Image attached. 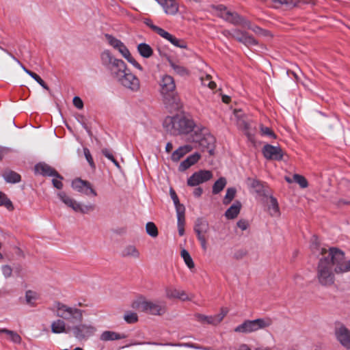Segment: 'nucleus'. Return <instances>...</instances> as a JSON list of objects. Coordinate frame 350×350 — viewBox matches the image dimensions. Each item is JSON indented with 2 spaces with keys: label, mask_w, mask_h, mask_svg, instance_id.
I'll list each match as a JSON object with an SVG mask.
<instances>
[{
  "label": "nucleus",
  "mask_w": 350,
  "mask_h": 350,
  "mask_svg": "<svg viewBox=\"0 0 350 350\" xmlns=\"http://www.w3.org/2000/svg\"><path fill=\"white\" fill-rule=\"evenodd\" d=\"M163 128L172 135H187L192 132L188 140L202 151L214 154L215 139L209 130L202 125H197L193 119L183 115L167 116L163 122Z\"/></svg>",
  "instance_id": "obj_1"
},
{
  "label": "nucleus",
  "mask_w": 350,
  "mask_h": 350,
  "mask_svg": "<svg viewBox=\"0 0 350 350\" xmlns=\"http://www.w3.org/2000/svg\"><path fill=\"white\" fill-rule=\"evenodd\" d=\"M54 308L56 310V316L69 323H81L83 320V310L69 306L60 301H55Z\"/></svg>",
  "instance_id": "obj_2"
},
{
  "label": "nucleus",
  "mask_w": 350,
  "mask_h": 350,
  "mask_svg": "<svg viewBox=\"0 0 350 350\" xmlns=\"http://www.w3.org/2000/svg\"><path fill=\"white\" fill-rule=\"evenodd\" d=\"M332 266L334 267L329 254L327 256L320 259L317 269V278L321 284L330 286L334 284V274L332 271Z\"/></svg>",
  "instance_id": "obj_3"
},
{
  "label": "nucleus",
  "mask_w": 350,
  "mask_h": 350,
  "mask_svg": "<svg viewBox=\"0 0 350 350\" xmlns=\"http://www.w3.org/2000/svg\"><path fill=\"white\" fill-rule=\"evenodd\" d=\"M160 92L166 104H174L177 102L176 96V84L174 78L168 75H163L159 82Z\"/></svg>",
  "instance_id": "obj_4"
},
{
  "label": "nucleus",
  "mask_w": 350,
  "mask_h": 350,
  "mask_svg": "<svg viewBox=\"0 0 350 350\" xmlns=\"http://www.w3.org/2000/svg\"><path fill=\"white\" fill-rule=\"evenodd\" d=\"M329 256L332 258L336 273L350 271V260H346L345 253L336 247H330L329 249Z\"/></svg>",
  "instance_id": "obj_5"
},
{
  "label": "nucleus",
  "mask_w": 350,
  "mask_h": 350,
  "mask_svg": "<svg viewBox=\"0 0 350 350\" xmlns=\"http://www.w3.org/2000/svg\"><path fill=\"white\" fill-rule=\"evenodd\" d=\"M132 308L152 315H162L165 312L164 305L146 300L135 301Z\"/></svg>",
  "instance_id": "obj_6"
},
{
  "label": "nucleus",
  "mask_w": 350,
  "mask_h": 350,
  "mask_svg": "<svg viewBox=\"0 0 350 350\" xmlns=\"http://www.w3.org/2000/svg\"><path fill=\"white\" fill-rule=\"evenodd\" d=\"M193 230L196 234L197 239L200 243L202 250L206 252L208 248L206 234L210 230L208 221L204 217L197 218L194 223Z\"/></svg>",
  "instance_id": "obj_7"
},
{
  "label": "nucleus",
  "mask_w": 350,
  "mask_h": 350,
  "mask_svg": "<svg viewBox=\"0 0 350 350\" xmlns=\"http://www.w3.org/2000/svg\"><path fill=\"white\" fill-rule=\"evenodd\" d=\"M70 332L79 341H86L93 336L96 332V328L92 324L79 323L72 327L68 326Z\"/></svg>",
  "instance_id": "obj_8"
},
{
  "label": "nucleus",
  "mask_w": 350,
  "mask_h": 350,
  "mask_svg": "<svg viewBox=\"0 0 350 350\" xmlns=\"http://www.w3.org/2000/svg\"><path fill=\"white\" fill-rule=\"evenodd\" d=\"M218 10L219 16L226 21L236 25H244L246 24L245 18L235 12L228 10L225 6L220 5L218 6Z\"/></svg>",
  "instance_id": "obj_9"
},
{
  "label": "nucleus",
  "mask_w": 350,
  "mask_h": 350,
  "mask_svg": "<svg viewBox=\"0 0 350 350\" xmlns=\"http://www.w3.org/2000/svg\"><path fill=\"white\" fill-rule=\"evenodd\" d=\"M118 82L133 92H137L140 89L139 79L129 69H128V72L124 73Z\"/></svg>",
  "instance_id": "obj_10"
},
{
  "label": "nucleus",
  "mask_w": 350,
  "mask_h": 350,
  "mask_svg": "<svg viewBox=\"0 0 350 350\" xmlns=\"http://www.w3.org/2000/svg\"><path fill=\"white\" fill-rule=\"evenodd\" d=\"M234 117L239 129L243 131L245 134L248 136L250 140H252V137L250 131V124L248 116L244 113L242 110L234 109Z\"/></svg>",
  "instance_id": "obj_11"
},
{
  "label": "nucleus",
  "mask_w": 350,
  "mask_h": 350,
  "mask_svg": "<svg viewBox=\"0 0 350 350\" xmlns=\"http://www.w3.org/2000/svg\"><path fill=\"white\" fill-rule=\"evenodd\" d=\"M72 187L77 191L87 196H97L98 193L93 188L92 184L81 178H75L72 182Z\"/></svg>",
  "instance_id": "obj_12"
},
{
  "label": "nucleus",
  "mask_w": 350,
  "mask_h": 350,
  "mask_svg": "<svg viewBox=\"0 0 350 350\" xmlns=\"http://www.w3.org/2000/svg\"><path fill=\"white\" fill-rule=\"evenodd\" d=\"M72 187L77 191L87 196H97L98 193L93 188L92 184L81 178H75L72 182Z\"/></svg>",
  "instance_id": "obj_13"
},
{
  "label": "nucleus",
  "mask_w": 350,
  "mask_h": 350,
  "mask_svg": "<svg viewBox=\"0 0 350 350\" xmlns=\"http://www.w3.org/2000/svg\"><path fill=\"white\" fill-rule=\"evenodd\" d=\"M72 187L77 191L87 196H97L98 193L93 188L92 184L81 178H75L72 182Z\"/></svg>",
  "instance_id": "obj_14"
},
{
  "label": "nucleus",
  "mask_w": 350,
  "mask_h": 350,
  "mask_svg": "<svg viewBox=\"0 0 350 350\" xmlns=\"http://www.w3.org/2000/svg\"><path fill=\"white\" fill-rule=\"evenodd\" d=\"M72 187L77 191L87 196H97L98 193L93 188L92 184L81 178H75L72 182Z\"/></svg>",
  "instance_id": "obj_15"
},
{
  "label": "nucleus",
  "mask_w": 350,
  "mask_h": 350,
  "mask_svg": "<svg viewBox=\"0 0 350 350\" xmlns=\"http://www.w3.org/2000/svg\"><path fill=\"white\" fill-rule=\"evenodd\" d=\"M212 177L213 173L210 170H201L194 172L187 179V185L195 187L209 180Z\"/></svg>",
  "instance_id": "obj_16"
},
{
  "label": "nucleus",
  "mask_w": 350,
  "mask_h": 350,
  "mask_svg": "<svg viewBox=\"0 0 350 350\" xmlns=\"http://www.w3.org/2000/svg\"><path fill=\"white\" fill-rule=\"evenodd\" d=\"M264 202H265L267 205V213L271 217L278 219L280 217L281 212L280 210L278 200L272 196H269L268 194H266L265 190Z\"/></svg>",
  "instance_id": "obj_17"
},
{
  "label": "nucleus",
  "mask_w": 350,
  "mask_h": 350,
  "mask_svg": "<svg viewBox=\"0 0 350 350\" xmlns=\"http://www.w3.org/2000/svg\"><path fill=\"white\" fill-rule=\"evenodd\" d=\"M284 152L280 146H274L264 142V157L272 161H281Z\"/></svg>",
  "instance_id": "obj_18"
},
{
  "label": "nucleus",
  "mask_w": 350,
  "mask_h": 350,
  "mask_svg": "<svg viewBox=\"0 0 350 350\" xmlns=\"http://www.w3.org/2000/svg\"><path fill=\"white\" fill-rule=\"evenodd\" d=\"M335 335L342 346L350 349V330L347 327L338 324L335 328Z\"/></svg>",
  "instance_id": "obj_19"
},
{
  "label": "nucleus",
  "mask_w": 350,
  "mask_h": 350,
  "mask_svg": "<svg viewBox=\"0 0 350 350\" xmlns=\"http://www.w3.org/2000/svg\"><path fill=\"white\" fill-rule=\"evenodd\" d=\"M262 327V319H257L252 321H245L237 326L234 331L237 332L250 333L255 332Z\"/></svg>",
  "instance_id": "obj_20"
},
{
  "label": "nucleus",
  "mask_w": 350,
  "mask_h": 350,
  "mask_svg": "<svg viewBox=\"0 0 350 350\" xmlns=\"http://www.w3.org/2000/svg\"><path fill=\"white\" fill-rule=\"evenodd\" d=\"M153 28L154 29L155 33H157L161 37L169 41L174 46L180 49L187 48V43L185 40L177 38L174 36L172 35L169 32L162 29L161 27H153Z\"/></svg>",
  "instance_id": "obj_21"
},
{
  "label": "nucleus",
  "mask_w": 350,
  "mask_h": 350,
  "mask_svg": "<svg viewBox=\"0 0 350 350\" xmlns=\"http://www.w3.org/2000/svg\"><path fill=\"white\" fill-rule=\"evenodd\" d=\"M128 68L125 62L122 59L116 61V63L112 65L108 70H109L111 77L118 82V80L123 76L124 73L128 72Z\"/></svg>",
  "instance_id": "obj_22"
},
{
  "label": "nucleus",
  "mask_w": 350,
  "mask_h": 350,
  "mask_svg": "<svg viewBox=\"0 0 350 350\" xmlns=\"http://www.w3.org/2000/svg\"><path fill=\"white\" fill-rule=\"evenodd\" d=\"M35 172L44 176H53L60 179H63L61 176L54 168L45 163H39L35 165Z\"/></svg>",
  "instance_id": "obj_23"
},
{
  "label": "nucleus",
  "mask_w": 350,
  "mask_h": 350,
  "mask_svg": "<svg viewBox=\"0 0 350 350\" xmlns=\"http://www.w3.org/2000/svg\"><path fill=\"white\" fill-rule=\"evenodd\" d=\"M301 0H264L267 5H272L275 8L283 7L285 9H291L296 6Z\"/></svg>",
  "instance_id": "obj_24"
},
{
  "label": "nucleus",
  "mask_w": 350,
  "mask_h": 350,
  "mask_svg": "<svg viewBox=\"0 0 350 350\" xmlns=\"http://www.w3.org/2000/svg\"><path fill=\"white\" fill-rule=\"evenodd\" d=\"M163 8L167 14L174 15L178 10V3L175 0H156Z\"/></svg>",
  "instance_id": "obj_25"
},
{
  "label": "nucleus",
  "mask_w": 350,
  "mask_h": 350,
  "mask_svg": "<svg viewBox=\"0 0 350 350\" xmlns=\"http://www.w3.org/2000/svg\"><path fill=\"white\" fill-rule=\"evenodd\" d=\"M166 297L170 299H179L182 301L189 300L185 291L173 287H167L165 289Z\"/></svg>",
  "instance_id": "obj_26"
},
{
  "label": "nucleus",
  "mask_w": 350,
  "mask_h": 350,
  "mask_svg": "<svg viewBox=\"0 0 350 350\" xmlns=\"http://www.w3.org/2000/svg\"><path fill=\"white\" fill-rule=\"evenodd\" d=\"M195 318L198 321L202 323H206L214 325L219 324L222 321V317H218L215 315L206 316L198 313L195 314Z\"/></svg>",
  "instance_id": "obj_27"
},
{
  "label": "nucleus",
  "mask_w": 350,
  "mask_h": 350,
  "mask_svg": "<svg viewBox=\"0 0 350 350\" xmlns=\"http://www.w3.org/2000/svg\"><path fill=\"white\" fill-rule=\"evenodd\" d=\"M200 159V154L198 152H195L189 155L186 159L183 161L179 165V171L183 172L191 165L196 163Z\"/></svg>",
  "instance_id": "obj_28"
},
{
  "label": "nucleus",
  "mask_w": 350,
  "mask_h": 350,
  "mask_svg": "<svg viewBox=\"0 0 350 350\" xmlns=\"http://www.w3.org/2000/svg\"><path fill=\"white\" fill-rule=\"evenodd\" d=\"M118 59L109 50H105L100 54L101 63L107 69H109Z\"/></svg>",
  "instance_id": "obj_29"
},
{
  "label": "nucleus",
  "mask_w": 350,
  "mask_h": 350,
  "mask_svg": "<svg viewBox=\"0 0 350 350\" xmlns=\"http://www.w3.org/2000/svg\"><path fill=\"white\" fill-rule=\"evenodd\" d=\"M234 35L237 39L247 45H256L257 42L254 37L245 31H236Z\"/></svg>",
  "instance_id": "obj_30"
},
{
  "label": "nucleus",
  "mask_w": 350,
  "mask_h": 350,
  "mask_svg": "<svg viewBox=\"0 0 350 350\" xmlns=\"http://www.w3.org/2000/svg\"><path fill=\"white\" fill-rule=\"evenodd\" d=\"M51 331L54 334L69 333L70 329L66 327L64 320L57 319L51 323Z\"/></svg>",
  "instance_id": "obj_31"
},
{
  "label": "nucleus",
  "mask_w": 350,
  "mask_h": 350,
  "mask_svg": "<svg viewBox=\"0 0 350 350\" xmlns=\"http://www.w3.org/2000/svg\"><path fill=\"white\" fill-rule=\"evenodd\" d=\"M192 150L191 145H185L180 146L178 149L174 151L172 154L171 159L173 161H178L183 157L187 153L189 152Z\"/></svg>",
  "instance_id": "obj_32"
},
{
  "label": "nucleus",
  "mask_w": 350,
  "mask_h": 350,
  "mask_svg": "<svg viewBox=\"0 0 350 350\" xmlns=\"http://www.w3.org/2000/svg\"><path fill=\"white\" fill-rule=\"evenodd\" d=\"M241 204L239 201H235L225 212V216L228 219H232L237 217L240 213Z\"/></svg>",
  "instance_id": "obj_33"
},
{
  "label": "nucleus",
  "mask_w": 350,
  "mask_h": 350,
  "mask_svg": "<svg viewBox=\"0 0 350 350\" xmlns=\"http://www.w3.org/2000/svg\"><path fill=\"white\" fill-rule=\"evenodd\" d=\"M126 338V335L120 334L113 331H104L100 336L102 341H109L123 339Z\"/></svg>",
  "instance_id": "obj_34"
},
{
  "label": "nucleus",
  "mask_w": 350,
  "mask_h": 350,
  "mask_svg": "<svg viewBox=\"0 0 350 350\" xmlns=\"http://www.w3.org/2000/svg\"><path fill=\"white\" fill-rule=\"evenodd\" d=\"M246 184L250 188L251 193H260L262 189V185L261 183L254 178H247Z\"/></svg>",
  "instance_id": "obj_35"
},
{
  "label": "nucleus",
  "mask_w": 350,
  "mask_h": 350,
  "mask_svg": "<svg viewBox=\"0 0 350 350\" xmlns=\"http://www.w3.org/2000/svg\"><path fill=\"white\" fill-rule=\"evenodd\" d=\"M59 198L67 206L71 208L73 211L77 206V202L68 196L64 191H61L57 193Z\"/></svg>",
  "instance_id": "obj_36"
},
{
  "label": "nucleus",
  "mask_w": 350,
  "mask_h": 350,
  "mask_svg": "<svg viewBox=\"0 0 350 350\" xmlns=\"http://www.w3.org/2000/svg\"><path fill=\"white\" fill-rule=\"evenodd\" d=\"M137 51L140 55L144 58H149L153 54L152 49L146 43L139 44L137 46Z\"/></svg>",
  "instance_id": "obj_37"
},
{
  "label": "nucleus",
  "mask_w": 350,
  "mask_h": 350,
  "mask_svg": "<svg viewBox=\"0 0 350 350\" xmlns=\"http://www.w3.org/2000/svg\"><path fill=\"white\" fill-rule=\"evenodd\" d=\"M3 176L7 183H17L21 180V175L14 171L5 172Z\"/></svg>",
  "instance_id": "obj_38"
},
{
  "label": "nucleus",
  "mask_w": 350,
  "mask_h": 350,
  "mask_svg": "<svg viewBox=\"0 0 350 350\" xmlns=\"http://www.w3.org/2000/svg\"><path fill=\"white\" fill-rule=\"evenodd\" d=\"M170 66L174 70V72L181 77L187 76L189 75V70L183 66L177 64L173 61H170Z\"/></svg>",
  "instance_id": "obj_39"
},
{
  "label": "nucleus",
  "mask_w": 350,
  "mask_h": 350,
  "mask_svg": "<svg viewBox=\"0 0 350 350\" xmlns=\"http://www.w3.org/2000/svg\"><path fill=\"white\" fill-rule=\"evenodd\" d=\"M227 180L224 177H220L213 185L212 193L213 194L219 193L226 187Z\"/></svg>",
  "instance_id": "obj_40"
},
{
  "label": "nucleus",
  "mask_w": 350,
  "mask_h": 350,
  "mask_svg": "<svg viewBox=\"0 0 350 350\" xmlns=\"http://www.w3.org/2000/svg\"><path fill=\"white\" fill-rule=\"evenodd\" d=\"M122 256L124 257H133L138 258L140 256L139 252L134 245H128L122 251Z\"/></svg>",
  "instance_id": "obj_41"
},
{
  "label": "nucleus",
  "mask_w": 350,
  "mask_h": 350,
  "mask_svg": "<svg viewBox=\"0 0 350 350\" xmlns=\"http://www.w3.org/2000/svg\"><path fill=\"white\" fill-rule=\"evenodd\" d=\"M95 209V206L92 204H82L79 202H77V206H75V211L79 212L82 214H88L90 212L94 211Z\"/></svg>",
  "instance_id": "obj_42"
},
{
  "label": "nucleus",
  "mask_w": 350,
  "mask_h": 350,
  "mask_svg": "<svg viewBox=\"0 0 350 350\" xmlns=\"http://www.w3.org/2000/svg\"><path fill=\"white\" fill-rule=\"evenodd\" d=\"M0 334H5L9 336L10 339L14 343L19 344L21 342V337L16 332L3 328L0 329Z\"/></svg>",
  "instance_id": "obj_43"
},
{
  "label": "nucleus",
  "mask_w": 350,
  "mask_h": 350,
  "mask_svg": "<svg viewBox=\"0 0 350 350\" xmlns=\"http://www.w3.org/2000/svg\"><path fill=\"white\" fill-rule=\"evenodd\" d=\"M0 206H5L8 211H13L14 208L12 201L2 191H0Z\"/></svg>",
  "instance_id": "obj_44"
},
{
  "label": "nucleus",
  "mask_w": 350,
  "mask_h": 350,
  "mask_svg": "<svg viewBox=\"0 0 350 350\" xmlns=\"http://www.w3.org/2000/svg\"><path fill=\"white\" fill-rule=\"evenodd\" d=\"M200 80L203 85L208 87L211 90H214L216 88V83L212 81V77L210 75H202Z\"/></svg>",
  "instance_id": "obj_45"
},
{
  "label": "nucleus",
  "mask_w": 350,
  "mask_h": 350,
  "mask_svg": "<svg viewBox=\"0 0 350 350\" xmlns=\"http://www.w3.org/2000/svg\"><path fill=\"white\" fill-rule=\"evenodd\" d=\"M180 256L183 258L185 263L189 269H193L195 264L193 261L191 256L189 253L185 249H183L180 252Z\"/></svg>",
  "instance_id": "obj_46"
},
{
  "label": "nucleus",
  "mask_w": 350,
  "mask_h": 350,
  "mask_svg": "<svg viewBox=\"0 0 350 350\" xmlns=\"http://www.w3.org/2000/svg\"><path fill=\"white\" fill-rule=\"evenodd\" d=\"M237 190L234 187H229L226 190V195L223 200V204L227 205L230 204L235 197Z\"/></svg>",
  "instance_id": "obj_47"
},
{
  "label": "nucleus",
  "mask_w": 350,
  "mask_h": 350,
  "mask_svg": "<svg viewBox=\"0 0 350 350\" xmlns=\"http://www.w3.org/2000/svg\"><path fill=\"white\" fill-rule=\"evenodd\" d=\"M177 215V226H185V206L177 207L176 210Z\"/></svg>",
  "instance_id": "obj_48"
},
{
  "label": "nucleus",
  "mask_w": 350,
  "mask_h": 350,
  "mask_svg": "<svg viewBox=\"0 0 350 350\" xmlns=\"http://www.w3.org/2000/svg\"><path fill=\"white\" fill-rule=\"evenodd\" d=\"M146 230L147 234L152 237H157L158 236L157 227L153 222L149 221L146 224Z\"/></svg>",
  "instance_id": "obj_49"
},
{
  "label": "nucleus",
  "mask_w": 350,
  "mask_h": 350,
  "mask_svg": "<svg viewBox=\"0 0 350 350\" xmlns=\"http://www.w3.org/2000/svg\"><path fill=\"white\" fill-rule=\"evenodd\" d=\"M37 299V294L32 291H27L25 293V301L26 303L31 306H33L35 305V301Z\"/></svg>",
  "instance_id": "obj_50"
},
{
  "label": "nucleus",
  "mask_w": 350,
  "mask_h": 350,
  "mask_svg": "<svg viewBox=\"0 0 350 350\" xmlns=\"http://www.w3.org/2000/svg\"><path fill=\"white\" fill-rule=\"evenodd\" d=\"M276 134L271 129L267 126H264V142H269L272 139H276Z\"/></svg>",
  "instance_id": "obj_51"
},
{
  "label": "nucleus",
  "mask_w": 350,
  "mask_h": 350,
  "mask_svg": "<svg viewBox=\"0 0 350 350\" xmlns=\"http://www.w3.org/2000/svg\"><path fill=\"white\" fill-rule=\"evenodd\" d=\"M105 37L109 44L116 49L123 43L120 40L117 39L111 35L106 34Z\"/></svg>",
  "instance_id": "obj_52"
},
{
  "label": "nucleus",
  "mask_w": 350,
  "mask_h": 350,
  "mask_svg": "<svg viewBox=\"0 0 350 350\" xmlns=\"http://www.w3.org/2000/svg\"><path fill=\"white\" fill-rule=\"evenodd\" d=\"M163 345L185 347L192 348V349H202V347H200L195 343H191V342L177 343V344L166 343V344H164Z\"/></svg>",
  "instance_id": "obj_53"
},
{
  "label": "nucleus",
  "mask_w": 350,
  "mask_h": 350,
  "mask_svg": "<svg viewBox=\"0 0 350 350\" xmlns=\"http://www.w3.org/2000/svg\"><path fill=\"white\" fill-rule=\"evenodd\" d=\"M124 319L128 323H134L138 321V317L135 312H128L124 314Z\"/></svg>",
  "instance_id": "obj_54"
},
{
  "label": "nucleus",
  "mask_w": 350,
  "mask_h": 350,
  "mask_svg": "<svg viewBox=\"0 0 350 350\" xmlns=\"http://www.w3.org/2000/svg\"><path fill=\"white\" fill-rule=\"evenodd\" d=\"M293 180L295 182H296L297 184H299L301 188H306L308 187L307 180L301 175L297 174H294Z\"/></svg>",
  "instance_id": "obj_55"
},
{
  "label": "nucleus",
  "mask_w": 350,
  "mask_h": 350,
  "mask_svg": "<svg viewBox=\"0 0 350 350\" xmlns=\"http://www.w3.org/2000/svg\"><path fill=\"white\" fill-rule=\"evenodd\" d=\"M83 153L84 156L88 162L90 166L92 169L94 170L96 168V165L94 162L93 158L92 157V154L90 153V150L88 148H83Z\"/></svg>",
  "instance_id": "obj_56"
},
{
  "label": "nucleus",
  "mask_w": 350,
  "mask_h": 350,
  "mask_svg": "<svg viewBox=\"0 0 350 350\" xmlns=\"http://www.w3.org/2000/svg\"><path fill=\"white\" fill-rule=\"evenodd\" d=\"M116 49L125 59L128 58V57H129V55H131L129 50L124 43H122Z\"/></svg>",
  "instance_id": "obj_57"
},
{
  "label": "nucleus",
  "mask_w": 350,
  "mask_h": 350,
  "mask_svg": "<svg viewBox=\"0 0 350 350\" xmlns=\"http://www.w3.org/2000/svg\"><path fill=\"white\" fill-rule=\"evenodd\" d=\"M170 196H171V198H172L173 202L175 205L176 210L177 209V207L178 208L180 206H184V205L180 204L179 199H178L176 192L172 189H170Z\"/></svg>",
  "instance_id": "obj_58"
},
{
  "label": "nucleus",
  "mask_w": 350,
  "mask_h": 350,
  "mask_svg": "<svg viewBox=\"0 0 350 350\" xmlns=\"http://www.w3.org/2000/svg\"><path fill=\"white\" fill-rule=\"evenodd\" d=\"M1 271L3 275L6 278H10L12 275V269L10 265H3L1 267Z\"/></svg>",
  "instance_id": "obj_59"
},
{
  "label": "nucleus",
  "mask_w": 350,
  "mask_h": 350,
  "mask_svg": "<svg viewBox=\"0 0 350 350\" xmlns=\"http://www.w3.org/2000/svg\"><path fill=\"white\" fill-rule=\"evenodd\" d=\"M126 59L139 70H143L142 66L135 59V58L132 57L131 55H130Z\"/></svg>",
  "instance_id": "obj_60"
},
{
  "label": "nucleus",
  "mask_w": 350,
  "mask_h": 350,
  "mask_svg": "<svg viewBox=\"0 0 350 350\" xmlns=\"http://www.w3.org/2000/svg\"><path fill=\"white\" fill-rule=\"evenodd\" d=\"M33 79L39 84L44 89L49 90V88L46 84V83L42 79V78L37 74L35 75Z\"/></svg>",
  "instance_id": "obj_61"
},
{
  "label": "nucleus",
  "mask_w": 350,
  "mask_h": 350,
  "mask_svg": "<svg viewBox=\"0 0 350 350\" xmlns=\"http://www.w3.org/2000/svg\"><path fill=\"white\" fill-rule=\"evenodd\" d=\"M73 105L79 109L83 107V100L79 96H75L73 98Z\"/></svg>",
  "instance_id": "obj_62"
},
{
  "label": "nucleus",
  "mask_w": 350,
  "mask_h": 350,
  "mask_svg": "<svg viewBox=\"0 0 350 350\" xmlns=\"http://www.w3.org/2000/svg\"><path fill=\"white\" fill-rule=\"evenodd\" d=\"M62 179H60V178H58L56 177L53 178L52 183H53V185L54 186V187H55L58 189H61L63 187V183L62 182Z\"/></svg>",
  "instance_id": "obj_63"
},
{
  "label": "nucleus",
  "mask_w": 350,
  "mask_h": 350,
  "mask_svg": "<svg viewBox=\"0 0 350 350\" xmlns=\"http://www.w3.org/2000/svg\"><path fill=\"white\" fill-rule=\"evenodd\" d=\"M102 153L106 158L111 161L115 159L112 153L107 148L103 149Z\"/></svg>",
  "instance_id": "obj_64"
}]
</instances>
